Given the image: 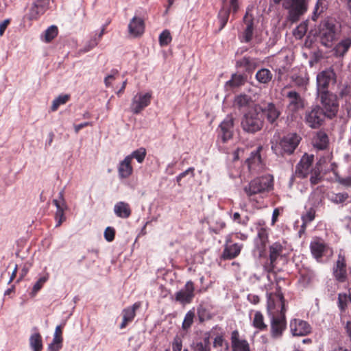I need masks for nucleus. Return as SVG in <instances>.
<instances>
[{
  "label": "nucleus",
  "mask_w": 351,
  "mask_h": 351,
  "mask_svg": "<svg viewBox=\"0 0 351 351\" xmlns=\"http://www.w3.org/2000/svg\"><path fill=\"white\" fill-rule=\"evenodd\" d=\"M292 78L293 81L295 83V84L299 86H303L306 85L308 83V80L306 75H304V76L295 75L293 76Z\"/></svg>",
  "instance_id": "4d7b16f0"
},
{
  "label": "nucleus",
  "mask_w": 351,
  "mask_h": 351,
  "mask_svg": "<svg viewBox=\"0 0 351 351\" xmlns=\"http://www.w3.org/2000/svg\"><path fill=\"white\" fill-rule=\"evenodd\" d=\"M256 78L261 84H267L272 78L271 71L267 69H261L257 71Z\"/></svg>",
  "instance_id": "a19ab883"
},
{
  "label": "nucleus",
  "mask_w": 351,
  "mask_h": 351,
  "mask_svg": "<svg viewBox=\"0 0 351 351\" xmlns=\"http://www.w3.org/2000/svg\"><path fill=\"white\" fill-rule=\"evenodd\" d=\"M233 131L234 119L231 115H228L219 125V138L225 143L232 138Z\"/></svg>",
  "instance_id": "ddd939ff"
},
{
  "label": "nucleus",
  "mask_w": 351,
  "mask_h": 351,
  "mask_svg": "<svg viewBox=\"0 0 351 351\" xmlns=\"http://www.w3.org/2000/svg\"><path fill=\"white\" fill-rule=\"evenodd\" d=\"M49 0H36L34 2L29 10V19H36L40 15L43 14L48 8Z\"/></svg>",
  "instance_id": "b1692460"
},
{
  "label": "nucleus",
  "mask_w": 351,
  "mask_h": 351,
  "mask_svg": "<svg viewBox=\"0 0 351 351\" xmlns=\"http://www.w3.org/2000/svg\"><path fill=\"white\" fill-rule=\"evenodd\" d=\"M141 305V302H135L132 306L123 309L122 312L123 321L120 324L121 329L125 328L128 323L131 322L134 319L136 315V311L140 308Z\"/></svg>",
  "instance_id": "a878e982"
},
{
  "label": "nucleus",
  "mask_w": 351,
  "mask_h": 351,
  "mask_svg": "<svg viewBox=\"0 0 351 351\" xmlns=\"http://www.w3.org/2000/svg\"><path fill=\"white\" fill-rule=\"evenodd\" d=\"M193 172H194V169L192 168V167H190L188 169H186V171H184V172L180 173L177 177H176V180L177 182H178V184H180V182L181 181V180L185 177L186 175H188L189 173H191V176H193Z\"/></svg>",
  "instance_id": "0e129e2a"
},
{
  "label": "nucleus",
  "mask_w": 351,
  "mask_h": 351,
  "mask_svg": "<svg viewBox=\"0 0 351 351\" xmlns=\"http://www.w3.org/2000/svg\"><path fill=\"white\" fill-rule=\"evenodd\" d=\"M222 8L218 14V19L220 24L219 30H221L226 25L230 12H237L239 9L238 0H221Z\"/></svg>",
  "instance_id": "9d476101"
},
{
  "label": "nucleus",
  "mask_w": 351,
  "mask_h": 351,
  "mask_svg": "<svg viewBox=\"0 0 351 351\" xmlns=\"http://www.w3.org/2000/svg\"><path fill=\"white\" fill-rule=\"evenodd\" d=\"M29 345L34 351H41L43 349L41 335L38 332L32 334L29 338Z\"/></svg>",
  "instance_id": "ea45409f"
},
{
  "label": "nucleus",
  "mask_w": 351,
  "mask_h": 351,
  "mask_svg": "<svg viewBox=\"0 0 351 351\" xmlns=\"http://www.w3.org/2000/svg\"><path fill=\"white\" fill-rule=\"evenodd\" d=\"M49 278V274L45 273L43 276H40L35 282L30 293L32 297H34L36 293L42 289L44 284L47 282Z\"/></svg>",
  "instance_id": "79ce46f5"
},
{
  "label": "nucleus",
  "mask_w": 351,
  "mask_h": 351,
  "mask_svg": "<svg viewBox=\"0 0 351 351\" xmlns=\"http://www.w3.org/2000/svg\"><path fill=\"white\" fill-rule=\"evenodd\" d=\"M328 143V137L327 134L322 131L317 132L314 138V145L319 149H324L327 147Z\"/></svg>",
  "instance_id": "f704fd0d"
},
{
  "label": "nucleus",
  "mask_w": 351,
  "mask_h": 351,
  "mask_svg": "<svg viewBox=\"0 0 351 351\" xmlns=\"http://www.w3.org/2000/svg\"><path fill=\"white\" fill-rule=\"evenodd\" d=\"M290 330L293 336H306L311 333V327L306 322L293 319L290 322Z\"/></svg>",
  "instance_id": "2eb2a0df"
},
{
  "label": "nucleus",
  "mask_w": 351,
  "mask_h": 351,
  "mask_svg": "<svg viewBox=\"0 0 351 351\" xmlns=\"http://www.w3.org/2000/svg\"><path fill=\"white\" fill-rule=\"evenodd\" d=\"M145 31V22L138 16H134L128 24V32L130 36L136 38L141 36Z\"/></svg>",
  "instance_id": "412c9836"
},
{
  "label": "nucleus",
  "mask_w": 351,
  "mask_h": 351,
  "mask_svg": "<svg viewBox=\"0 0 351 351\" xmlns=\"http://www.w3.org/2000/svg\"><path fill=\"white\" fill-rule=\"evenodd\" d=\"M224 345L226 346V350H228V345L227 343L225 342L223 335H217L215 337L214 341H213V347L215 348H222Z\"/></svg>",
  "instance_id": "864d4df0"
},
{
  "label": "nucleus",
  "mask_w": 351,
  "mask_h": 351,
  "mask_svg": "<svg viewBox=\"0 0 351 351\" xmlns=\"http://www.w3.org/2000/svg\"><path fill=\"white\" fill-rule=\"evenodd\" d=\"M289 20L292 23L297 22L300 16L304 14L307 10V3L306 0H290Z\"/></svg>",
  "instance_id": "9b49d317"
},
{
  "label": "nucleus",
  "mask_w": 351,
  "mask_h": 351,
  "mask_svg": "<svg viewBox=\"0 0 351 351\" xmlns=\"http://www.w3.org/2000/svg\"><path fill=\"white\" fill-rule=\"evenodd\" d=\"M62 337H53L52 342L49 344L48 350L49 351H58L62 346Z\"/></svg>",
  "instance_id": "09e8293b"
},
{
  "label": "nucleus",
  "mask_w": 351,
  "mask_h": 351,
  "mask_svg": "<svg viewBox=\"0 0 351 351\" xmlns=\"http://www.w3.org/2000/svg\"><path fill=\"white\" fill-rule=\"evenodd\" d=\"M268 240V234L266 229L261 228L258 230L257 237L254 239L255 246L261 252L264 250Z\"/></svg>",
  "instance_id": "c85d7f7f"
},
{
  "label": "nucleus",
  "mask_w": 351,
  "mask_h": 351,
  "mask_svg": "<svg viewBox=\"0 0 351 351\" xmlns=\"http://www.w3.org/2000/svg\"><path fill=\"white\" fill-rule=\"evenodd\" d=\"M60 199H53V203L56 207V213L55 215V219L56 221V227L60 226L62 223L65 221L66 217L64 216V210L67 209V206L65 202L63 196V192L61 191L59 193Z\"/></svg>",
  "instance_id": "aec40b11"
},
{
  "label": "nucleus",
  "mask_w": 351,
  "mask_h": 351,
  "mask_svg": "<svg viewBox=\"0 0 351 351\" xmlns=\"http://www.w3.org/2000/svg\"><path fill=\"white\" fill-rule=\"evenodd\" d=\"M182 343L180 337H176L172 343L173 351H182Z\"/></svg>",
  "instance_id": "680f3d73"
},
{
  "label": "nucleus",
  "mask_w": 351,
  "mask_h": 351,
  "mask_svg": "<svg viewBox=\"0 0 351 351\" xmlns=\"http://www.w3.org/2000/svg\"><path fill=\"white\" fill-rule=\"evenodd\" d=\"M349 198L347 193H332L329 196L330 200L335 204H342Z\"/></svg>",
  "instance_id": "c03bdc74"
},
{
  "label": "nucleus",
  "mask_w": 351,
  "mask_h": 351,
  "mask_svg": "<svg viewBox=\"0 0 351 351\" xmlns=\"http://www.w3.org/2000/svg\"><path fill=\"white\" fill-rule=\"evenodd\" d=\"M254 34V18L252 15L246 12L243 17V31L240 36L243 43H249L252 40Z\"/></svg>",
  "instance_id": "f3484780"
},
{
  "label": "nucleus",
  "mask_w": 351,
  "mask_h": 351,
  "mask_svg": "<svg viewBox=\"0 0 351 351\" xmlns=\"http://www.w3.org/2000/svg\"><path fill=\"white\" fill-rule=\"evenodd\" d=\"M261 149V146L258 147L256 150L252 152L250 156L247 159L250 169H254L256 166L261 164V157L260 152Z\"/></svg>",
  "instance_id": "72a5a7b5"
},
{
  "label": "nucleus",
  "mask_w": 351,
  "mask_h": 351,
  "mask_svg": "<svg viewBox=\"0 0 351 351\" xmlns=\"http://www.w3.org/2000/svg\"><path fill=\"white\" fill-rule=\"evenodd\" d=\"M69 95H60L58 97H56L52 102L51 105V110L56 111L58 110L60 105H63L66 104L69 99Z\"/></svg>",
  "instance_id": "a18cd8bd"
},
{
  "label": "nucleus",
  "mask_w": 351,
  "mask_h": 351,
  "mask_svg": "<svg viewBox=\"0 0 351 351\" xmlns=\"http://www.w3.org/2000/svg\"><path fill=\"white\" fill-rule=\"evenodd\" d=\"M230 339L232 351H250L248 342L240 337L238 330L232 332Z\"/></svg>",
  "instance_id": "4be33fe9"
},
{
  "label": "nucleus",
  "mask_w": 351,
  "mask_h": 351,
  "mask_svg": "<svg viewBox=\"0 0 351 351\" xmlns=\"http://www.w3.org/2000/svg\"><path fill=\"white\" fill-rule=\"evenodd\" d=\"M351 47V34L343 38L335 47L334 51L337 56H343Z\"/></svg>",
  "instance_id": "cd10ccee"
},
{
  "label": "nucleus",
  "mask_w": 351,
  "mask_h": 351,
  "mask_svg": "<svg viewBox=\"0 0 351 351\" xmlns=\"http://www.w3.org/2000/svg\"><path fill=\"white\" fill-rule=\"evenodd\" d=\"M326 115L319 106H313L305 112L304 120L311 128H317L322 125Z\"/></svg>",
  "instance_id": "0eeeda50"
},
{
  "label": "nucleus",
  "mask_w": 351,
  "mask_h": 351,
  "mask_svg": "<svg viewBox=\"0 0 351 351\" xmlns=\"http://www.w3.org/2000/svg\"><path fill=\"white\" fill-rule=\"evenodd\" d=\"M114 212L115 215L121 218H128L131 215V210L128 203L124 202H119L114 206Z\"/></svg>",
  "instance_id": "c756f323"
},
{
  "label": "nucleus",
  "mask_w": 351,
  "mask_h": 351,
  "mask_svg": "<svg viewBox=\"0 0 351 351\" xmlns=\"http://www.w3.org/2000/svg\"><path fill=\"white\" fill-rule=\"evenodd\" d=\"M263 120L261 118L258 108H254L246 113L241 121V127L248 133H255L261 130Z\"/></svg>",
  "instance_id": "39448f33"
},
{
  "label": "nucleus",
  "mask_w": 351,
  "mask_h": 351,
  "mask_svg": "<svg viewBox=\"0 0 351 351\" xmlns=\"http://www.w3.org/2000/svg\"><path fill=\"white\" fill-rule=\"evenodd\" d=\"M301 138L295 133L289 134L279 141L274 136L271 140V149L277 156H282L284 154H291L298 147Z\"/></svg>",
  "instance_id": "f03ea898"
},
{
  "label": "nucleus",
  "mask_w": 351,
  "mask_h": 351,
  "mask_svg": "<svg viewBox=\"0 0 351 351\" xmlns=\"http://www.w3.org/2000/svg\"><path fill=\"white\" fill-rule=\"evenodd\" d=\"M146 149L143 147H141L138 149L133 151L130 155L126 157L130 158V160L132 162V159H136L139 163H142L146 156Z\"/></svg>",
  "instance_id": "37998d69"
},
{
  "label": "nucleus",
  "mask_w": 351,
  "mask_h": 351,
  "mask_svg": "<svg viewBox=\"0 0 351 351\" xmlns=\"http://www.w3.org/2000/svg\"><path fill=\"white\" fill-rule=\"evenodd\" d=\"M130 158L125 157L121 160L117 167L118 175L120 179H126L132 176L133 173V167Z\"/></svg>",
  "instance_id": "bb28decb"
},
{
  "label": "nucleus",
  "mask_w": 351,
  "mask_h": 351,
  "mask_svg": "<svg viewBox=\"0 0 351 351\" xmlns=\"http://www.w3.org/2000/svg\"><path fill=\"white\" fill-rule=\"evenodd\" d=\"M267 311L269 315L280 313L285 315V300L280 287H277L275 293H267Z\"/></svg>",
  "instance_id": "423d86ee"
},
{
  "label": "nucleus",
  "mask_w": 351,
  "mask_h": 351,
  "mask_svg": "<svg viewBox=\"0 0 351 351\" xmlns=\"http://www.w3.org/2000/svg\"><path fill=\"white\" fill-rule=\"evenodd\" d=\"M194 285L191 281H188L184 287L176 294V300L182 304H188L194 297Z\"/></svg>",
  "instance_id": "a211bd4d"
},
{
  "label": "nucleus",
  "mask_w": 351,
  "mask_h": 351,
  "mask_svg": "<svg viewBox=\"0 0 351 351\" xmlns=\"http://www.w3.org/2000/svg\"><path fill=\"white\" fill-rule=\"evenodd\" d=\"M10 23V20L8 19H5L3 21H2L0 23V36H3V34H4L5 30L8 27Z\"/></svg>",
  "instance_id": "338daca9"
},
{
  "label": "nucleus",
  "mask_w": 351,
  "mask_h": 351,
  "mask_svg": "<svg viewBox=\"0 0 351 351\" xmlns=\"http://www.w3.org/2000/svg\"><path fill=\"white\" fill-rule=\"evenodd\" d=\"M152 98V92H139L136 93L132 99L130 104L131 112L135 114L141 113L150 104Z\"/></svg>",
  "instance_id": "1a4fd4ad"
},
{
  "label": "nucleus",
  "mask_w": 351,
  "mask_h": 351,
  "mask_svg": "<svg viewBox=\"0 0 351 351\" xmlns=\"http://www.w3.org/2000/svg\"><path fill=\"white\" fill-rule=\"evenodd\" d=\"M229 215L233 222L242 227H246L247 226L250 218L247 215H241L238 212L232 213V211H230L229 212Z\"/></svg>",
  "instance_id": "4c0bfd02"
},
{
  "label": "nucleus",
  "mask_w": 351,
  "mask_h": 351,
  "mask_svg": "<svg viewBox=\"0 0 351 351\" xmlns=\"http://www.w3.org/2000/svg\"><path fill=\"white\" fill-rule=\"evenodd\" d=\"M215 223V226H210L209 229L215 234H219V232L226 227V223L221 220H219L216 221Z\"/></svg>",
  "instance_id": "bf43d9fd"
},
{
  "label": "nucleus",
  "mask_w": 351,
  "mask_h": 351,
  "mask_svg": "<svg viewBox=\"0 0 351 351\" xmlns=\"http://www.w3.org/2000/svg\"><path fill=\"white\" fill-rule=\"evenodd\" d=\"M195 317L194 312L189 311L186 313L185 315L183 323H182V328L184 330L189 329L191 326L192 325L193 322V318Z\"/></svg>",
  "instance_id": "3c124183"
},
{
  "label": "nucleus",
  "mask_w": 351,
  "mask_h": 351,
  "mask_svg": "<svg viewBox=\"0 0 351 351\" xmlns=\"http://www.w3.org/2000/svg\"><path fill=\"white\" fill-rule=\"evenodd\" d=\"M243 245L239 243H232L230 236H228L226 240V244L222 254L224 259H232L237 257L241 250Z\"/></svg>",
  "instance_id": "dca6fc26"
},
{
  "label": "nucleus",
  "mask_w": 351,
  "mask_h": 351,
  "mask_svg": "<svg viewBox=\"0 0 351 351\" xmlns=\"http://www.w3.org/2000/svg\"><path fill=\"white\" fill-rule=\"evenodd\" d=\"M64 323L62 325H59L56 327L55 332L53 334V337H62V328L64 326Z\"/></svg>",
  "instance_id": "774afa93"
},
{
  "label": "nucleus",
  "mask_w": 351,
  "mask_h": 351,
  "mask_svg": "<svg viewBox=\"0 0 351 351\" xmlns=\"http://www.w3.org/2000/svg\"><path fill=\"white\" fill-rule=\"evenodd\" d=\"M326 248L325 244L320 241H313L311 243V253L317 260L322 256Z\"/></svg>",
  "instance_id": "2f4dec72"
},
{
  "label": "nucleus",
  "mask_w": 351,
  "mask_h": 351,
  "mask_svg": "<svg viewBox=\"0 0 351 351\" xmlns=\"http://www.w3.org/2000/svg\"><path fill=\"white\" fill-rule=\"evenodd\" d=\"M245 82V78L242 75L233 74L230 80L225 85L227 90H232L242 86Z\"/></svg>",
  "instance_id": "473e14b6"
},
{
  "label": "nucleus",
  "mask_w": 351,
  "mask_h": 351,
  "mask_svg": "<svg viewBox=\"0 0 351 351\" xmlns=\"http://www.w3.org/2000/svg\"><path fill=\"white\" fill-rule=\"evenodd\" d=\"M273 188V178L270 175L258 177L251 180L243 188L250 201L259 202V199H263L267 193Z\"/></svg>",
  "instance_id": "f257e3e1"
},
{
  "label": "nucleus",
  "mask_w": 351,
  "mask_h": 351,
  "mask_svg": "<svg viewBox=\"0 0 351 351\" xmlns=\"http://www.w3.org/2000/svg\"><path fill=\"white\" fill-rule=\"evenodd\" d=\"M98 43H99L98 40L97 39L96 37L91 39L90 41H88L87 45H86V46L84 47V51L87 52V51H90V49H93L95 47H96Z\"/></svg>",
  "instance_id": "e2e57ef3"
},
{
  "label": "nucleus",
  "mask_w": 351,
  "mask_h": 351,
  "mask_svg": "<svg viewBox=\"0 0 351 351\" xmlns=\"http://www.w3.org/2000/svg\"><path fill=\"white\" fill-rule=\"evenodd\" d=\"M282 250L283 246L279 242H276L270 246L269 260L271 265H274L278 257L280 256Z\"/></svg>",
  "instance_id": "c9c22d12"
},
{
  "label": "nucleus",
  "mask_w": 351,
  "mask_h": 351,
  "mask_svg": "<svg viewBox=\"0 0 351 351\" xmlns=\"http://www.w3.org/2000/svg\"><path fill=\"white\" fill-rule=\"evenodd\" d=\"M340 32V25L333 19H327L323 21L319 28V38L321 43L326 47H331L337 39Z\"/></svg>",
  "instance_id": "7ed1b4c3"
},
{
  "label": "nucleus",
  "mask_w": 351,
  "mask_h": 351,
  "mask_svg": "<svg viewBox=\"0 0 351 351\" xmlns=\"http://www.w3.org/2000/svg\"><path fill=\"white\" fill-rule=\"evenodd\" d=\"M252 326L261 331L267 328V324L264 322V317L260 311L255 312L252 319Z\"/></svg>",
  "instance_id": "58836bf2"
},
{
  "label": "nucleus",
  "mask_w": 351,
  "mask_h": 351,
  "mask_svg": "<svg viewBox=\"0 0 351 351\" xmlns=\"http://www.w3.org/2000/svg\"><path fill=\"white\" fill-rule=\"evenodd\" d=\"M197 315L201 322L208 320L210 318V313L202 306L197 308Z\"/></svg>",
  "instance_id": "603ef678"
},
{
  "label": "nucleus",
  "mask_w": 351,
  "mask_h": 351,
  "mask_svg": "<svg viewBox=\"0 0 351 351\" xmlns=\"http://www.w3.org/2000/svg\"><path fill=\"white\" fill-rule=\"evenodd\" d=\"M287 97L289 99L287 108L289 111L295 112L303 108V101L297 92L294 90L288 92Z\"/></svg>",
  "instance_id": "393cba45"
},
{
  "label": "nucleus",
  "mask_w": 351,
  "mask_h": 351,
  "mask_svg": "<svg viewBox=\"0 0 351 351\" xmlns=\"http://www.w3.org/2000/svg\"><path fill=\"white\" fill-rule=\"evenodd\" d=\"M193 351H210V347L202 345V342H198L194 345Z\"/></svg>",
  "instance_id": "69168bd1"
},
{
  "label": "nucleus",
  "mask_w": 351,
  "mask_h": 351,
  "mask_svg": "<svg viewBox=\"0 0 351 351\" xmlns=\"http://www.w3.org/2000/svg\"><path fill=\"white\" fill-rule=\"evenodd\" d=\"M258 65V60L250 57H243L237 62V66L243 67L249 72L254 70Z\"/></svg>",
  "instance_id": "7c9ffc66"
},
{
  "label": "nucleus",
  "mask_w": 351,
  "mask_h": 351,
  "mask_svg": "<svg viewBox=\"0 0 351 351\" xmlns=\"http://www.w3.org/2000/svg\"><path fill=\"white\" fill-rule=\"evenodd\" d=\"M172 40L171 34L168 30H164L159 36V43L160 46H167Z\"/></svg>",
  "instance_id": "8fccbe9b"
},
{
  "label": "nucleus",
  "mask_w": 351,
  "mask_h": 351,
  "mask_svg": "<svg viewBox=\"0 0 351 351\" xmlns=\"http://www.w3.org/2000/svg\"><path fill=\"white\" fill-rule=\"evenodd\" d=\"M336 75L332 69H328L322 71L317 75V92L321 93L322 90H328V86L330 82H335Z\"/></svg>",
  "instance_id": "f8f14e48"
},
{
  "label": "nucleus",
  "mask_w": 351,
  "mask_h": 351,
  "mask_svg": "<svg viewBox=\"0 0 351 351\" xmlns=\"http://www.w3.org/2000/svg\"><path fill=\"white\" fill-rule=\"evenodd\" d=\"M317 95L323 106L322 110L326 117L329 119L335 117L339 110V104L336 95L328 90H322L321 93H317Z\"/></svg>",
  "instance_id": "20e7f679"
},
{
  "label": "nucleus",
  "mask_w": 351,
  "mask_h": 351,
  "mask_svg": "<svg viewBox=\"0 0 351 351\" xmlns=\"http://www.w3.org/2000/svg\"><path fill=\"white\" fill-rule=\"evenodd\" d=\"M315 216V211L313 208H311L308 209L306 213L302 216V228L304 229L306 226V225L311 223L314 219Z\"/></svg>",
  "instance_id": "49530a36"
},
{
  "label": "nucleus",
  "mask_w": 351,
  "mask_h": 351,
  "mask_svg": "<svg viewBox=\"0 0 351 351\" xmlns=\"http://www.w3.org/2000/svg\"><path fill=\"white\" fill-rule=\"evenodd\" d=\"M58 27L56 25H51L45 31V41L47 43L52 40L58 35Z\"/></svg>",
  "instance_id": "de8ad7c7"
},
{
  "label": "nucleus",
  "mask_w": 351,
  "mask_h": 351,
  "mask_svg": "<svg viewBox=\"0 0 351 351\" xmlns=\"http://www.w3.org/2000/svg\"><path fill=\"white\" fill-rule=\"evenodd\" d=\"M307 25L305 23H301L294 29L293 34L298 38H302L306 34Z\"/></svg>",
  "instance_id": "5fc2aeb1"
},
{
  "label": "nucleus",
  "mask_w": 351,
  "mask_h": 351,
  "mask_svg": "<svg viewBox=\"0 0 351 351\" xmlns=\"http://www.w3.org/2000/svg\"><path fill=\"white\" fill-rule=\"evenodd\" d=\"M269 316L270 318L271 336L274 339H279L286 329L285 315L282 313L271 314Z\"/></svg>",
  "instance_id": "6e6552de"
},
{
  "label": "nucleus",
  "mask_w": 351,
  "mask_h": 351,
  "mask_svg": "<svg viewBox=\"0 0 351 351\" xmlns=\"http://www.w3.org/2000/svg\"><path fill=\"white\" fill-rule=\"evenodd\" d=\"M311 178L310 181L312 184H318L321 180V176H320V170L319 169H314L311 172Z\"/></svg>",
  "instance_id": "6e6d98bb"
},
{
  "label": "nucleus",
  "mask_w": 351,
  "mask_h": 351,
  "mask_svg": "<svg viewBox=\"0 0 351 351\" xmlns=\"http://www.w3.org/2000/svg\"><path fill=\"white\" fill-rule=\"evenodd\" d=\"M338 306L341 311H344L347 306V295L339 293L338 295Z\"/></svg>",
  "instance_id": "13d9d810"
},
{
  "label": "nucleus",
  "mask_w": 351,
  "mask_h": 351,
  "mask_svg": "<svg viewBox=\"0 0 351 351\" xmlns=\"http://www.w3.org/2000/svg\"><path fill=\"white\" fill-rule=\"evenodd\" d=\"M256 108H258V112H261L271 124L275 123L280 115V110L273 103H267L264 106H258Z\"/></svg>",
  "instance_id": "4468645a"
},
{
  "label": "nucleus",
  "mask_w": 351,
  "mask_h": 351,
  "mask_svg": "<svg viewBox=\"0 0 351 351\" xmlns=\"http://www.w3.org/2000/svg\"><path fill=\"white\" fill-rule=\"evenodd\" d=\"M115 231L113 228L108 227L104 231V237L108 242H111L114 239Z\"/></svg>",
  "instance_id": "052dcab7"
},
{
  "label": "nucleus",
  "mask_w": 351,
  "mask_h": 351,
  "mask_svg": "<svg viewBox=\"0 0 351 351\" xmlns=\"http://www.w3.org/2000/svg\"><path fill=\"white\" fill-rule=\"evenodd\" d=\"M313 159V156H304L296 166L295 176L301 178H306L312 171L311 165Z\"/></svg>",
  "instance_id": "6ab92c4d"
},
{
  "label": "nucleus",
  "mask_w": 351,
  "mask_h": 351,
  "mask_svg": "<svg viewBox=\"0 0 351 351\" xmlns=\"http://www.w3.org/2000/svg\"><path fill=\"white\" fill-rule=\"evenodd\" d=\"M333 273L337 280L340 282L345 281L347 276L346 264L345 256L341 254V253H339L338 256L336 265L333 269Z\"/></svg>",
  "instance_id": "5701e85b"
},
{
  "label": "nucleus",
  "mask_w": 351,
  "mask_h": 351,
  "mask_svg": "<svg viewBox=\"0 0 351 351\" xmlns=\"http://www.w3.org/2000/svg\"><path fill=\"white\" fill-rule=\"evenodd\" d=\"M252 103V99L251 97L245 94H241L237 96L234 101V106L239 108L248 107L251 105Z\"/></svg>",
  "instance_id": "e433bc0d"
}]
</instances>
